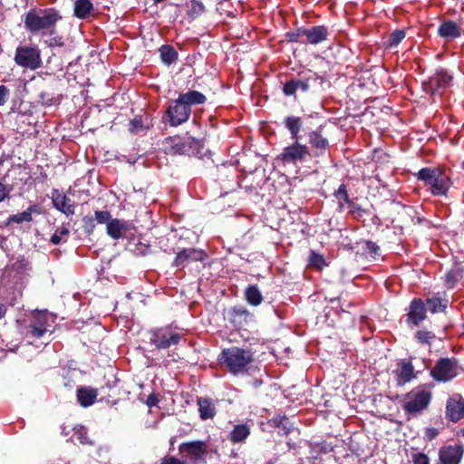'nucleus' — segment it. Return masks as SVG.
<instances>
[{"label": "nucleus", "mask_w": 464, "mask_h": 464, "mask_svg": "<svg viewBox=\"0 0 464 464\" xmlns=\"http://www.w3.org/2000/svg\"><path fill=\"white\" fill-rule=\"evenodd\" d=\"M60 12L53 8H32L23 16L24 25L32 34H40L42 36L53 35L56 32V24L62 20Z\"/></svg>", "instance_id": "obj_1"}, {"label": "nucleus", "mask_w": 464, "mask_h": 464, "mask_svg": "<svg viewBox=\"0 0 464 464\" xmlns=\"http://www.w3.org/2000/svg\"><path fill=\"white\" fill-rule=\"evenodd\" d=\"M219 361L234 375L248 372L253 361V353L248 349L230 347L222 351Z\"/></svg>", "instance_id": "obj_2"}, {"label": "nucleus", "mask_w": 464, "mask_h": 464, "mask_svg": "<svg viewBox=\"0 0 464 464\" xmlns=\"http://www.w3.org/2000/svg\"><path fill=\"white\" fill-rule=\"evenodd\" d=\"M199 149V140L191 136H173L164 141V150L169 155H196Z\"/></svg>", "instance_id": "obj_3"}, {"label": "nucleus", "mask_w": 464, "mask_h": 464, "mask_svg": "<svg viewBox=\"0 0 464 464\" xmlns=\"http://www.w3.org/2000/svg\"><path fill=\"white\" fill-rule=\"evenodd\" d=\"M417 178L430 185L435 196L446 195L451 185L450 179L437 168H423L417 173Z\"/></svg>", "instance_id": "obj_4"}, {"label": "nucleus", "mask_w": 464, "mask_h": 464, "mask_svg": "<svg viewBox=\"0 0 464 464\" xmlns=\"http://www.w3.org/2000/svg\"><path fill=\"white\" fill-rule=\"evenodd\" d=\"M431 397L430 390L418 386L405 395L402 409L409 414L420 413L428 408Z\"/></svg>", "instance_id": "obj_5"}, {"label": "nucleus", "mask_w": 464, "mask_h": 464, "mask_svg": "<svg viewBox=\"0 0 464 464\" xmlns=\"http://www.w3.org/2000/svg\"><path fill=\"white\" fill-rule=\"evenodd\" d=\"M14 63L24 69L37 70L42 65L41 50L36 45H18L15 49Z\"/></svg>", "instance_id": "obj_6"}, {"label": "nucleus", "mask_w": 464, "mask_h": 464, "mask_svg": "<svg viewBox=\"0 0 464 464\" xmlns=\"http://www.w3.org/2000/svg\"><path fill=\"white\" fill-rule=\"evenodd\" d=\"M183 335L170 326L153 329L150 332V342L158 349H168L177 345Z\"/></svg>", "instance_id": "obj_7"}, {"label": "nucleus", "mask_w": 464, "mask_h": 464, "mask_svg": "<svg viewBox=\"0 0 464 464\" xmlns=\"http://www.w3.org/2000/svg\"><path fill=\"white\" fill-rule=\"evenodd\" d=\"M182 458L193 464L205 463L208 452V444L203 440L183 442L179 446Z\"/></svg>", "instance_id": "obj_8"}, {"label": "nucleus", "mask_w": 464, "mask_h": 464, "mask_svg": "<svg viewBox=\"0 0 464 464\" xmlns=\"http://www.w3.org/2000/svg\"><path fill=\"white\" fill-rule=\"evenodd\" d=\"M191 109L179 101V96L171 102L165 111L163 119L169 123L170 126L177 127L188 121Z\"/></svg>", "instance_id": "obj_9"}, {"label": "nucleus", "mask_w": 464, "mask_h": 464, "mask_svg": "<svg viewBox=\"0 0 464 464\" xmlns=\"http://www.w3.org/2000/svg\"><path fill=\"white\" fill-rule=\"evenodd\" d=\"M459 374V366L455 359L441 358L430 371L432 378L438 382H449Z\"/></svg>", "instance_id": "obj_10"}, {"label": "nucleus", "mask_w": 464, "mask_h": 464, "mask_svg": "<svg viewBox=\"0 0 464 464\" xmlns=\"http://www.w3.org/2000/svg\"><path fill=\"white\" fill-rule=\"evenodd\" d=\"M309 156V147L305 144L300 143L299 140H296L293 144L284 148L279 156V159L285 164L296 165L298 163L304 162Z\"/></svg>", "instance_id": "obj_11"}, {"label": "nucleus", "mask_w": 464, "mask_h": 464, "mask_svg": "<svg viewBox=\"0 0 464 464\" xmlns=\"http://www.w3.org/2000/svg\"><path fill=\"white\" fill-rule=\"evenodd\" d=\"M308 143L310 145V156L314 158L324 157L329 150L330 143L326 137L323 135V125L315 130L307 132Z\"/></svg>", "instance_id": "obj_12"}, {"label": "nucleus", "mask_w": 464, "mask_h": 464, "mask_svg": "<svg viewBox=\"0 0 464 464\" xmlns=\"http://www.w3.org/2000/svg\"><path fill=\"white\" fill-rule=\"evenodd\" d=\"M451 79V76L446 71L439 70L428 81L423 82L422 88L426 93L434 95L447 88Z\"/></svg>", "instance_id": "obj_13"}, {"label": "nucleus", "mask_w": 464, "mask_h": 464, "mask_svg": "<svg viewBox=\"0 0 464 464\" xmlns=\"http://www.w3.org/2000/svg\"><path fill=\"white\" fill-rule=\"evenodd\" d=\"M328 29L324 25L313 26L311 28H299L295 36H291L290 40L298 42L299 37L305 36L310 44H318L324 42L328 37Z\"/></svg>", "instance_id": "obj_14"}, {"label": "nucleus", "mask_w": 464, "mask_h": 464, "mask_svg": "<svg viewBox=\"0 0 464 464\" xmlns=\"http://www.w3.org/2000/svg\"><path fill=\"white\" fill-rule=\"evenodd\" d=\"M49 324V315L44 312H36L33 314L32 322L29 325V333L34 338H41L47 332Z\"/></svg>", "instance_id": "obj_15"}, {"label": "nucleus", "mask_w": 464, "mask_h": 464, "mask_svg": "<svg viewBox=\"0 0 464 464\" xmlns=\"http://www.w3.org/2000/svg\"><path fill=\"white\" fill-rule=\"evenodd\" d=\"M446 416L454 422L464 417V399L460 395L455 394L448 400Z\"/></svg>", "instance_id": "obj_16"}, {"label": "nucleus", "mask_w": 464, "mask_h": 464, "mask_svg": "<svg viewBox=\"0 0 464 464\" xmlns=\"http://www.w3.org/2000/svg\"><path fill=\"white\" fill-rule=\"evenodd\" d=\"M205 253L196 248H186L179 251L173 262L175 266H186L189 262L201 261L204 259Z\"/></svg>", "instance_id": "obj_17"}, {"label": "nucleus", "mask_w": 464, "mask_h": 464, "mask_svg": "<svg viewBox=\"0 0 464 464\" xmlns=\"http://www.w3.org/2000/svg\"><path fill=\"white\" fill-rule=\"evenodd\" d=\"M52 200L55 208L63 212L66 216H72L75 212V206L72 199L65 194L54 190L52 193Z\"/></svg>", "instance_id": "obj_18"}, {"label": "nucleus", "mask_w": 464, "mask_h": 464, "mask_svg": "<svg viewBox=\"0 0 464 464\" xmlns=\"http://www.w3.org/2000/svg\"><path fill=\"white\" fill-rule=\"evenodd\" d=\"M408 322L413 325H418L426 318V308L424 303L420 298H414L410 304L408 312Z\"/></svg>", "instance_id": "obj_19"}, {"label": "nucleus", "mask_w": 464, "mask_h": 464, "mask_svg": "<svg viewBox=\"0 0 464 464\" xmlns=\"http://www.w3.org/2000/svg\"><path fill=\"white\" fill-rule=\"evenodd\" d=\"M461 33L462 29L460 24L451 20L442 22L438 29L439 35L448 40L459 38Z\"/></svg>", "instance_id": "obj_20"}, {"label": "nucleus", "mask_w": 464, "mask_h": 464, "mask_svg": "<svg viewBox=\"0 0 464 464\" xmlns=\"http://www.w3.org/2000/svg\"><path fill=\"white\" fill-rule=\"evenodd\" d=\"M77 401L82 407L92 405L98 396V391L90 386L79 387L76 391Z\"/></svg>", "instance_id": "obj_21"}, {"label": "nucleus", "mask_w": 464, "mask_h": 464, "mask_svg": "<svg viewBox=\"0 0 464 464\" xmlns=\"http://www.w3.org/2000/svg\"><path fill=\"white\" fill-rule=\"evenodd\" d=\"M251 428L248 424H237L230 431L228 440L233 444L244 443L250 435Z\"/></svg>", "instance_id": "obj_22"}, {"label": "nucleus", "mask_w": 464, "mask_h": 464, "mask_svg": "<svg viewBox=\"0 0 464 464\" xmlns=\"http://www.w3.org/2000/svg\"><path fill=\"white\" fill-rule=\"evenodd\" d=\"M127 230V222L118 218H112L106 226L107 234L113 239L121 238Z\"/></svg>", "instance_id": "obj_23"}, {"label": "nucleus", "mask_w": 464, "mask_h": 464, "mask_svg": "<svg viewBox=\"0 0 464 464\" xmlns=\"http://www.w3.org/2000/svg\"><path fill=\"white\" fill-rule=\"evenodd\" d=\"M285 127L287 129L294 140H300V131L304 125L303 119L297 116H287L285 121Z\"/></svg>", "instance_id": "obj_24"}, {"label": "nucleus", "mask_w": 464, "mask_h": 464, "mask_svg": "<svg viewBox=\"0 0 464 464\" xmlns=\"http://www.w3.org/2000/svg\"><path fill=\"white\" fill-rule=\"evenodd\" d=\"M396 377L399 384H405L411 382L415 377L412 363L409 361H402L396 371Z\"/></svg>", "instance_id": "obj_25"}, {"label": "nucleus", "mask_w": 464, "mask_h": 464, "mask_svg": "<svg viewBox=\"0 0 464 464\" xmlns=\"http://www.w3.org/2000/svg\"><path fill=\"white\" fill-rule=\"evenodd\" d=\"M179 101L184 102L188 109L194 105L204 104L207 101V97L198 91H188L185 93L179 95Z\"/></svg>", "instance_id": "obj_26"}, {"label": "nucleus", "mask_w": 464, "mask_h": 464, "mask_svg": "<svg viewBox=\"0 0 464 464\" xmlns=\"http://www.w3.org/2000/svg\"><path fill=\"white\" fill-rule=\"evenodd\" d=\"M199 417L201 420L212 419L216 415V407L211 399L198 398Z\"/></svg>", "instance_id": "obj_27"}, {"label": "nucleus", "mask_w": 464, "mask_h": 464, "mask_svg": "<svg viewBox=\"0 0 464 464\" xmlns=\"http://www.w3.org/2000/svg\"><path fill=\"white\" fill-rule=\"evenodd\" d=\"M298 90H301L302 92H307L309 90L308 80L302 81L293 79L286 82L283 87V92L286 96L294 95Z\"/></svg>", "instance_id": "obj_28"}, {"label": "nucleus", "mask_w": 464, "mask_h": 464, "mask_svg": "<svg viewBox=\"0 0 464 464\" xmlns=\"http://www.w3.org/2000/svg\"><path fill=\"white\" fill-rule=\"evenodd\" d=\"M93 11L92 3L90 0H76L74 2V15L80 19H86Z\"/></svg>", "instance_id": "obj_29"}, {"label": "nucleus", "mask_w": 464, "mask_h": 464, "mask_svg": "<svg viewBox=\"0 0 464 464\" xmlns=\"http://www.w3.org/2000/svg\"><path fill=\"white\" fill-rule=\"evenodd\" d=\"M426 304L428 305L429 310L435 314L444 312L448 306V299L442 298L440 296V294L436 295L427 298Z\"/></svg>", "instance_id": "obj_30"}, {"label": "nucleus", "mask_w": 464, "mask_h": 464, "mask_svg": "<svg viewBox=\"0 0 464 464\" xmlns=\"http://www.w3.org/2000/svg\"><path fill=\"white\" fill-rule=\"evenodd\" d=\"M72 440L78 442L82 445H93V441L88 435L87 429L82 425H78L73 428V433L72 435Z\"/></svg>", "instance_id": "obj_31"}, {"label": "nucleus", "mask_w": 464, "mask_h": 464, "mask_svg": "<svg viewBox=\"0 0 464 464\" xmlns=\"http://www.w3.org/2000/svg\"><path fill=\"white\" fill-rule=\"evenodd\" d=\"M245 297L246 302L254 306H257L263 302V295L256 285L246 287L245 290Z\"/></svg>", "instance_id": "obj_32"}, {"label": "nucleus", "mask_w": 464, "mask_h": 464, "mask_svg": "<svg viewBox=\"0 0 464 464\" xmlns=\"http://www.w3.org/2000/svg\"><path fill=\"white\" fill-rule=\"evenodd\" d=\"M159 51L162 63L167 65H170L178 60V53L171 45H162Z\"/></svg>", "instance_id": "obj_33"}, {"label": "nucleus", "mask_w": 464, "mask_h": 464, "mask_svg": "<svg viewBox=\"0 0 464 464\" xmlns=\"http://www.w3.org/2000/svg\"><path fill=\"white\" fill-rule=\"evenodd\" d=\"M37 211L36 205H31L26 210L14 214L9 217L8 221L13 223H23V222H30L32 220V214Z\"/></svg>", "instance_id": "obj_34"}, {"label": "nucleus", "mask_w": 464, "mask_h": 464, "mask_svg": "<svg viewBox=\"0 0 464 464\" xmlns=\"http://www.w3.org/2000/svg\"><path fill=\"white\" fill-rule=\"evenodd\" d=\"M188 16L191 20L198 18L205 12L201 0H188Z\"/></svg>", "instance_id": "obj_35"}, {"label": "nucleus", "mask_w": 464, "mask_h": 464, "mask_svg": "<svg viewBox=\"0 0 464 464\" xmlns=\"http://www.w3.org/2000/svg\"><path fill=\"white\" fill-rule=\"evenodd\" d=\"M462 277V271L459 268L450 270L444 277V284L448 288H453L457 282Z\"/></svg>", "instance_id": "obj_36"}, {"label": "nucleus", "mask_w": 464, "mask_h": 464, "mask_svg": "<svg viewBox=\"0 0 464 464\" xmlns=\"http://www.w3.org/2000/svg\"><path fill=\"white\" fill-rule=\"evenodd\" d=\"M69 235V229L65 226H61L56 228L55 232L51 237V242L54 245L60 244L62 241H65Z\"/></svg>", "instance_id": "obj_37"}, {"label": "nucleus", "mask_w": 464, "mask_h": 464, "mask_svg": "<svg viewBox=\"0 0 464 464\" xmlns=\"http://www.w3.org/2000/svg\"><path fill=\"white\" fill-rule=\"evenodd\" d=\"M273 424L282 430L284 434H287L291 430V424L285 416H278L272 420Z\"/></svg>", "instance_id": "obj_38"}, {"label": "nucleus", "mask_w": 464, "mask_h": 464, "mask_svg": "<svg viewBox=\"0 0 464 464\" xmlns=\"http://www.w3.org/2000/svg\"><path fill=\"white\" fill-rule=\"evenodd\" d=\"M405 31L404 30H395L393 31L388 39V46L389 47H395L397 46L404 38H405Z\"/></svg>", "instance_id": "obj_39"}, {"label": "nucleus", "mask_w": 464, "mask_h": 464, "mask_svg": "<svg viewBox=\"0 0 464 464\" xmlns=\"http://www.w3.org/2000/svg\"><path fill=\"white\" fill-rule=\"evenodd\" d=\"M309 265L315 268L322 269L326 265V263L324 257L322 255L312 251L309 256Z\"/></svg>", "instance_id": "obj_40"}, {"label": "nucleus", "mask_w": 464, "mask_h": 464, "mask_svg": "<svg viewBox=\"0 0 464 464\" xmlns=\"http://www.w3.org/2000/svg\"><path fill=\"white\" fill-rule=\"evenodd\" d=\"M231 314L235 322L237 320L246 321L252 317V314L244 307H234Z\"/></svg>", "instance_id": "obj_41"}, {"label": "nucleus", "mask_w": 464, "mask_h": 464, "mask_svg": "<svg viewBox=\"0 0 464 464\" xmlns=\"http://www.w3.org/2000/svg\"><path fill=\"white\" fill-rule=\"evenodd\" d=\"M335 198L340 201L341 207L343 206V203H350L349 195L346 189V186L342 184L339 186L338 189L334 193Z\"/></svg>", "instance_id": "obj_42"}, {"label": "nucleus", "mask_w": 464, "mask_h": 464, "mask_svg": "<svg viewBox=\"0 0 464 464\" xmlns=\"http://www.w3.org/2000/svg\"><path fill=\"white\" fill-rule=\"evenodd\" d=\"M94 219L100 224H108L112 218L111 215L109 211L106 210H97L94 213Z\"/></svg>", "instance_id": "obj_43"}, {"label": "nucleus", "mask_w": 464, "mask_h": 464, "mask_svg": "<svg viewBox=\"0 0 464 464\" xmlns=\"http://www.w3.org/2000/svg\"><path fill=\"white\" fill-rule=\"evenodd\" d=\"M434 337V334L429 331L420 330L416 333V338L421 343H430Z\"/></svg>", "instance_id": "obj_44"}, {"label": "nucleus", "mask_w": 464, "mask_h": 464, "mask_svg": "<svg viewBox=\"0 0 464 464\" xmlns=\"http://www.w3.org/2000/svg\"><path fill=\"white\" fill-rule=\"evenodd\" d=\"M83 228L88 235H91L95 228V219L92 217L85 216L82 218Z\"/></svg>", "instance_id": "obj_45"}, {"label": "nucleus", "mask_w": 464, "mask_h": 464, "mask_svg": "<svg viewBox=\"0 0 464 464\" xmlns=\"http://www.w3.org/2000/svg\"><path fill=\"white\" fill-rule=\"evenodd\" d=\"M413 464H430L428 456L424 453H416L412 456Z\"/></svg>", "instance_id": "obj_46"}, {"label": "nucleus", "mask_w": 464, "mask_h": 464, "mask_svg": "<svg viewBox=\"0 0 464 464\" xmlns=\"http://www.w3.org/2000/svg\"><path fill=\"white\" fill-rule=\"evenodd\" d=\"M11 189H12L11 188L3 184L0 181V203L3 202L5 198H7L9 197Z\"/></svg>", "instance_id": "obj_47"}, {"label": "nucleus", "mask_w": 464, "mask_h": 464, "mask_svg": "<svg viewBox=\"0 0 464 464\" xmlns=\"http://www.w3.org/2000/svg\"><path fill=\"white\" fill-rule=\"evenodd\" d=\"M9 96V90L5 85H0V106L4 105Z\"/></svg>", "instance_id": "obj_48"}, {"label": "nucleus", "mask_w": 464, "mask_h": 464, "mask_svg": "<svg viewBox=\"0 0 464 464\" xmlns=\"http://www.w3.org/2000/svg\"><path fill=\"white\" fill-rule=\"evenodd\" d=\"M129 126L130 131L134 133L138 132L140 130L142 129L141 121L137 119L130 121Z\"/></svg>", "instance_id": "obj_49"}, {"label": "nucleus", "mask_w": 464, "mask_h": 464, "mask_svg": "<svg viewBox=\"0 0 464 464\" xmlns=\"http://www.w3.org/2000/svg\"><path fill=\"white\" fill-rule=\"evenodd\" d=\"M160 464H185L184 461L179 460L175 457L165 458L161 460Z\"/></svg>", "instance_id": "obj_50"}, {"label": "nucleus", "mask_w": 464, "mask_h": 464, "mask_svg": "<svg viewBox=\"0 0 464 464\" xmlns=\"http://www.w3.org/2000/svg\"><path fill=\"white\" fill-rule=\"evenodd\" d=\"M159 401V399H158V396L154 393L150 394L148 399H147V405L149 407H152V406H155Z\"/></svg>", "instance_id": "obj_51"}, {"label": "nucleus", "mask_w": 464, "mask_h": 464, "mask_svg": "<svg viewBox=\"0 0 464 464\" xmlns=\"http://www.w3.org/2000/svg\"><path fill=\"white\" fill-rule=\"evenodd\" d=\"M438 430L434 428L427 429L425 436L428 440H431L438 435Z\"/></svg>", "instance_id": "obj_52"}, {"label": "nucleus", "mask_w": 464, "mask_h": 464, "mask_svg": "<svg viewBox=\"0 0 464 464\" xmlns=\"http://www.w3.org/2000/svg\"><path fill=\"white\" fill-rule=\"evenodd\" d=\"M39 97H40V99H41L43 103H44L46 105H51L52 104V99H49L45 92H41Z\"/></svg>", "instance_id": "obj_53"}, {"label": "nucleus", "mask_w": 464, "mask_h": 464, "mask_svg": "<svg viewBox=\"0 0 464 464\" xmlns=\"http://www.w3.org/2000/svg\"><path fill=\"white\" fill-rule=\"evenodd\" d=\"M369 249L375 255H377L380 250L379 246L372 243L369 244Z\"/></svg>", "instance_id": "obj_54"}, {"label": "nucleus", "mask_w": 464, "mask_h": 464, "mask_svg": "<svg viewBox=\"0 0 464 464\" xmlns=\"http://www.w3.org/2000/svg\"><path fill=\"white\" fill-rule=\"evenodd\" d=\"M6 314V306L4 304L0 303V319L5 317Z\"/></svg>", "instance_id": "obj_55"}, {"label": "nucleus", "mask_w": 464, "mask_h": 464, "mask_svg": "<svg viewBox=\"0 0 464 464\" xmlns=\"http://www.w3.org/2000/svg\"><path fill=\"white\" fill-rule=\"evenodd\" d=\"M52 41H53L54 43H50L49 44L50 46H53V44L63 45V42L60 37H54L52 39Z\"/></svg>", "instance_id": "obj_56"}, {"label": "nucleus", "mask_w": 464, "mask_h": 464, "mask_svg": "<svg viewBox=\"0 0 464 464\" xmlns=\"http://www.w3.org/2000/svg\"><path fill=\"white\" fill-rule=\"evenodd\" d=\"M461 165H462V168L464 169V161L462 162V164H461Z\"/></svg>", "instance_id": "obj_57"}]
</instances>
